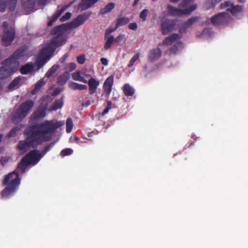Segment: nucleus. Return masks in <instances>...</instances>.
Returning <instances> with one entry per match:
<instances>
[{"label":"nucleus","mask_w":248,"mask_h":248,"mask_svg":"<svg viewBox=\"0 0 248 248\" xmlns=\"http://www.w3.org/2000/svg\"><path fill=\"white\" fill-rule=\"evenodd\" d=\"M64 121H45L38 124L33 125L25 131L27 135L25 140L18 143V148L21 154L25 153L30 146L35 147L44 142L51 140L52 134L55 131L62 126Z\"/></svg>","instance_id":"nucleus-1"},{"label":"nucleus","mask_w":248,"mask_h":248,"mask_svg":"<svg viewBox=\"0 0 248 248\" xmlns=\"http://www.w3.org/2000/svg\"><path fill=\"white\" fill-rule=\"evenodd\" d=\"M24 52L22 49H17L8 58L1 62L0 66V85L3 81L16 73L20 66L18 60L22 57Z\"/></svg>","instance_id":"nucleus-2"},{"label":"nucleus","mask_w":248,"mask_h":248,"mask_svg":"<svg viewBox=\"0 0 248 248\" xmlns=\"http://www.w3.org/2000/svg\"><path fill=\"white\" fill-rule=\"evenodd\" d=\"M18 171H12L6 175L2 181V185L5 187L1 192L2 198H7L15 193L21 182Z\"/></svg>","instance_id":"nucleus-3"},{"label":"nucleus","mask_w":248,"mask_h":248,"mask_svg":"<svg viewBox=\"0 0 248 248\" xmlns=\"http://www.w3.org/2000/svg\"><path fill=\"white\" fill-rule=\"evenodd\" d=\"M43 156V155L39 151L32 150L22 158L17 169L19 170H25L29 165L36 164Z\"/></svg>","instance_id":"nucleus-4"},{"label":"nucleus","mask_w":248,"mask_h":248,"mask_svg":"<svg viewBox=\"0 0 248 248\" xmlns=\"http://www.w3.org/2000/svg\"><path fill=\"white\" fill-rule=\"evenodd\" d=\"M33 106L34 102L31 100H28L23 103L14 113L13 121L16 123L21 122L28 115Z\"/></svg>","instance_id":"nucleus-5"},{"label":"nucleus","mask_w":248,"mask_h":248,"mask_svg":"<svg viewBox=\"0 0 248 248\" xmlns=\"http://www.w3.org/2000/svg\"><path fill=\"white\" fill-rule=\"evenodd\" d=\"M67 30L65 28V26L62 25L55 27L52 33L55 35L50 40L47 46H51L56 49V47L63 45L66 41V38L63 35Z\"/></svg>","instance_id":"nucleus-6"},{"label":"nucleus","mask_w":248,"mask_h":248,"mask_svg":"<svg viewBox=\"0 0 248 248\" xmlns=\"http://www.w3.org/2000/svg\"><path fill=\"white\" fill-rule=\"evenodd\" d=\"M3 33L2 35V45L9 46L14 41L15 37V29L11 26H9L7 22L2 23Z\"/></svg>","instance_id":"nucleus-7"},{"label":"nucleus","mask_w":248,"mask_h":248,"mask_svg":"<svg viewBox=\"0 0 248 248\" xmlns=\"http://www.w3.org/2000/svg\"><path fill=\"white\" fill-rule=\"evenodd\" d=\"M180 39V36L176 33H173L169 36L163 42V45H170L175 43L171 48L170 52L175 54L180 51L183 48V46L181 42H177Z\"/></svg>","instance_id":"nucleus-8"},{"label":"nucleus","mask_w":248,"mask_h":248,"mask_svg":"<svg viewBox=\"0 0 248 248\" xmlns=\"http://www.w3.org/2000/svg\"><path fill=\"white\" fill-rule=\"evenodd\" d=\"M55 51V48L50 46H46L42 49L36 61V65L37 66V68L36 69V71L42 67L47 61L49 59Z\"/></svg>","instance_id":"nucleus-9"},{"label":"nucleus","mask_w":248,"mask_h":248,"mask_svg":"<svg viewBox=\"0 0 248 248\" xmlns=\"http://www.w3.org/2000/svg\"><path fill=\"white\" fill-rule=\"evenodd\" d=\"M196 5H193L188 8L179 9L169 4L167 6V10L170 16H183L185 15H189L196 9Z\"/></svg>","instance_id":"nucleus-10"},{"label":"nucleus","mask_w":248,"mask_h":248,"mask_svg":"<svg viewBox=\"0 0 248 248\" xmlns=\"http://www.w3.org/2000/svg\"><path fill=\"white\" fill-rule=\"evenodd\" d=\"M231 20V17L228 13L221 12L212 16L211 21L215 26L222 27L227 25Z\"/></svg>","instance_id":"nucleus-11"},{"label":"nucleus","mask_w":248,"mask_h":248,"mask_svg":"<svg viewBox=\"0 0 248 248\" xmlns=\"http://www.w3.org/2000/svg\"><path fill=\"white\" fill-rule=\"evenodd\" d=\"M161 31L163 35H167L177 29L176 20L171 19H164L160 24Z\"/></svg>","instance_id":"nucleus-12"},{"label":"nucleus","mask_w":248,"mask_h":248,"mask_svg":"<svg viewBox=\"0 0 248 248\" xmlns=\"http://www.w3.org/2000/svg\"><path fill=\"white\" fill-rule=\"evenodd\" d=\"M88 18L89 16L85 14L80 15L71 22L62 24V25L65 26V28L67 30L70 29L76 28L83 24Z\"/></svg>","instance_id":"nucleus-13"},{"label":"nucleus","mask_w":248,"mask_h":248,"mask_svg":"<svg viewBox=\"0 0 248 248\" xmlns=\"http://www.w3.org/2000/svg\"><path fill=\"white\" fill-rule=\"evenodd\" d=\"M113 84V77L110 76L106 79L103 87L104 93H105V95L107 97H108L110 94Z\"/></svg>","instance_id":"nucleus-14"},{"label":"nucleus","mask_w":248,"mask_h":248,"mask_svg":"<svg viewBox=\"0 0 248 248\" xmlns=\"http://www.w3.org/2000/svg\"><path fill=\"white\" fill-rule=\"evenodd\" d=\"M20 71L23 75L33 74L36 71L34 65L31 62H28L21 66Z\"/></svg>","instance_id":"nucleus-15"},{"label":"nucleus","mask_w":248,"mask_h":248,"mask_svg":"<svg viewBox=\"0 0 248 248\" xmlns=\"http://www.w3.org/2000/svg\"><path fill=\"white\" fill-rule=\"evenodd\" d=\"M89 85V90L90 94H93L97 90L98 86L100 84V82L93 78H91L87 82Z\"/></svg>","instance_id":"nucleus-16"},{"label":"nucleus","mask_w":248,"mask_h":248,"mask_svg":"<svg viewBox=\"0 0 248 248\" xmlns=\"http://www.w3.org/2000/svg\"><path fill=\"white\" fill-rule=\"evenodd\" d=\"M98 0H82L79 4V8L81 10H86L94 4H95Z\"/></svg>","instance_id":"nucleus-17"},{"label":"nucleus","mask_w":248,"mask_h":248,"mask_svg":"<svg viewBox=\"0 0 248 248\" xmlns=\"http://www.w3.org/2000/svg\"><path fill=\"white\" fill-rule=\"evenodd\" d=\"M24 10L27 12L31 11L35 6V0H22Z\"/></svg>","instance_id":"nucleus-18"},{"label":"nucleus","mask_w":248,"mask_h":248,"mask_svg":"<svg viewBox=\"0 0 248 248\" xmlns=\"http://www.w3.org/2000/svg\"><path fill=\"white\" fill-rule=\"evenodd\" d=\"M46 81L44 78H42L39 80L35 85L34 89L31 91V93L35 94L38 93L40 89L45 84Z\"/></svg>","instance_id":"nucleus-19"},{"label":"nucleus","mask_w":248,"mask_h":248,"mask_svg":"<svg viewBox=\"0 0 248 248\" xmlns=\"http://www.w3.org/2000/svg\"><path fill=\"white\" fill-rule=\"evenodd\" d=\"M123 90L124 94L127 96H132L135 93L134 89L128 84L124 85L123 86Z\"/></svg>","instance_id":"nucleus-20"},{"label":"nucleus","mask_w":248,"mask_h":248,"mask_svg":"<svg viewBox=\"0 0 248 248\" xmlns=\"http://www.w3.org/2000/svg\"><path fill=\"white\" fill-rule=\"evenodd\" d=\"M105 39L106 40V42H105L104 48L105 50H107L110 48L111 46L113 44L114 36L112 35H110L108 36L105 35Z\"/></svg>","instance_id":"nucleus-21"},{"label":"nucleus","mask_w":248,"mask_h":248,"mask_svg":"<svg viewBox=\"0 0 248 248\" xmlns=\"http://www.w3.org/2000/svg\"><path fill=\"white\" fill-rule=\"evenodd\" d=\"M115 7V4L113 2H110L108 3L104 8L101 9L100 13L101 15H105L108 12H110L114 9Z\"/></svg>","instance_id":"nucleus-22"},{"label":"nucleus","mask_w":248,"mask_h":248,"mask_svg":"<svg viewBox=\"0 0 248 248\" xmlns=\"http://www.w3.org/2000/svg\"><path fill=\"white\" fill-rule=\"evenodd\" d=\"M161 54V51L159 48H156L151 51L150 59L151 60H155L158 59Z\"/></svg>","instance_id":"nucleus-23"},{"label":"nucleus","mask_w":248,"mask_h":248,"mask_svg":"<svg viewBox=\"0 0 248 248\" xmlns=\"http://www.w3.org/2000/svg\"><path fill=\"white\" fill-rule=\"evenodd\" d=\"M46 113L45 111L42 110H39L33 112L31 116V119L34 120H38L40 118H44L45 116Z\"/></svg>","instance_id":"nucleus-24"},{"label":"nucleus","mask_w":248,"mask_h":248,"mask_svg":"<svg viewBox=\"0 0 248 248\" xmlns=\"http://www.w3.org/2000/svg\"><path fill=\"white\" fill-rule=\"evenodd\" d=\"M69 87L73 90H84L87 89V86L85 85L79 84L75 82L69 83Z\"/></svg>","instance_id":"nucleus-25"},{"label":"nucleus","mask_w":248,"mask_h":248,"mask_svg":"<svg viewBox=\"0 0 248 248\" xmlns=\"http://www.w3.org/2000/svg\"><path fill=\"white\" fill-rule=\"evenodd\" d=\"M63 104V98L62 97L59 100H56L53 104L51 107L52 110H57L61 108Z\"/></svg>","instance_id":"nucleus-26"},{"label":"nucleus","mask_w":248,"mask_h":248,"mask_svg":"<svg viewBox=\"0 0 248 248\" xmlns=\"http://www.w3.org/2000/svg\"><path fill=\"white\" fill-rule=\"evenodd\" d=\"M21 79L22 78L21 77L15 78L9 85L8 88L10 90H13L18 87Z\"/></svg>","instance_id":"nucleus-27"},{"label":"nucleus","mask_w":248,"mask_h":248,"mask_svg":"<svg viewBox=\"0 0 248 248\" xmlns=\"http://www.w3.org/2000/svg\"><path fill=\"white\" fill-rule=\"evenodd\" d=\"M70 77L69 74L68 72H65L62 75L60 76L58 78V82L61 84H64L66 83L67 80L69 79Z\"/></svg>","instance_id":"nucleus-28"},{"label":"nucleus","mask_w":248,"mask_h":248,"mask_svg":"<svg viewBox=\"0 0 248 248\" xmlns=\"http://www.w3.org/2000/svg\"><path fill=\"white\" fill-rule=\"evenodd\" d=\"M72 78L74 80H78L86 83L87 81L83 77H81L79 72H76L72 74Z\"/></svg>","instance_id":"nucleus-29"},{"label":"nucleus","mask_w":248,"mask_h":248,"mask_svg":"<svg viewBox=\"0 0 248 248\" xmlns=\"http://www.w3.org/2000/svg\"><path fill=\"white\" fill-rule=\"evenodd\" d=\"M129 22V19L125 17L119 18L117 20L116 28L123 26L127 24Z\"/></svg>","instance_id":"nucleus-30"},{"label":"nucleus","mask_w":248,"mask_h":248,"mask_svg":"<svg viewBox=\"0 0 248 248\" xmlns=\"http://www.w3.org/2000/svg\"><path fill=\"white\" fill-rule=\"evenodd\" d=\"M242 10L243 7L242 6L232 5L231 7V8L230 9V11L232 14L234 15L237 13L241 12Z\"/></svg>","instance_id":"nucleus-31"},{"label":"nucleus","mask_w":248,"mask_h":248,"mask_svg":"<svg viewBox=\"0 0 248 248\" xmlns=\"http://www.w3.org/2000/svg\"><path fill=\"white\" fill-rule=\"evenodd\" d=\"M59 68V66L58 65H53L51 68L49 69L47 72L46 74V77L49 78L50 77L52 76L58 70Z\"/></svg>","instance_id":"nucleus-32"},{"label":"nucleus","mask_w":248,"mask_h":248,"mask_svg":"<svg viewBox=\"0 0 248 248\" xmlns=\"http://www.w3.org/2000/svg\"><path fill=\"white\" fill-rule=\"evenodd\" d=\"M191 26L188 21L187 20L184 22L180 27L179 32L181 33H183L186 32V30Z\"/></svg>","instance_id":"nucleus-33"},{"label":"nucleus","mask_w":248,"mask_h":248,"mask_svg":"<svg viewBox=\"0 0 248 248\" xmlns=\"http://www.w3.org/2000/svg\"><path fill=\"white\" fill-rule=\"evenodd\" d=\"M76 68V64L74 62L69 63L65 67V70L66 72H68V73L74 70H75Z\"/></svg>","instance_id":"nucleus-34"},{"label":"nucleus","mask_w":248,"mask_h":248,"mask_svg":"<svg viewBox=\"0 0 248 248\" xmlns=\"http://www.w3.org/2000/svg\"><path fill=\"white\" fill-rule=\"evenodd\" d=\"M73 126V121L71 118H68L66 123V132L70 133Z\"/></svg>","instance_id":"nucleus-35"},{"label":"nucleus","mask_w":248,"mask_h":248,"mask_svg":"<svg viewBox=\"0 0 248 248\" xmlns=\"http://www.w3.org/2000/svg\"><path fill=\"white\" fill-rule=\"evenodd\" d=\"M6 6L10 7L9 2L8 1L6 2L5 0H0V11L3 12Z\"/></svg>","instance_id":"nucleus-36"},{"label":"nucleus","mask_w":248,"mask_h":248,"mask_svg":"<svg viewBox=\"0 0 248 248\" xmlns=\"http://www.w3.org/2000/svg\"><path fill=\"white\" fill-rule=\"evenodd\" d=\"M200 18H201V17L199 16H192V17H190V18H189L187 20V21H188L189 23L190 24V25L191 26L192 25H193L195 23L198 22L200 20Z\"/></svg>","instance_id":"nucleus-37"},{"label":"nucleus","mask_w":248,"mask_h":248,"mask_svg":"<svg viewBox=\"0 0 248 248\" xmlns=\"http://www.w3.org/2000/svg\"><path fill=\"white\" fill-rule=\"evenodd\" d=\"M19 130V128L17 127L13 128L9 133L8 136L9 138L14 137L16 135V132Z\"/></svg>","instance_id":"nucleus-38"},{"label":"nucleus","mask_w":248,"mask_h":248,"mask_svg":"<svg viewBox=\"0 0 248 248\" xmlns=\"http://www.w3.org/2000/svg\"><path fill=\"white\" fill-rule=\"evenodd\" d=\"M72 150L70 148H66L65 149L62 150L61 151V155L63 156L70 155L72 153Z\"/></svg>","instance_id":"nucleus-39"},{"label":"nucleus","mask_w":248,"mask_h":248,"mask_svg":"<svg viewBox=\"0 0 248 248\" xmlns=\"http://www.w3.org/2000/svg\"><path fill=\"white\" fill-rule=\"evenodd\" d=\"M140 57V53H138L136 55L133 56V57L130 60L128 64L129 67H131L134 63V62L139 59Z\"/></svg>","instance_id":"nucleus-40"},{"label":"nucleus","mask_w":248,"mask_h":248,"mask_svg":"<svg viewBox=\"0 0 248 248\" xmlns=\"http://www.w3.org/2000/svg\"><path fill=\"white\" fill-rule=\"evenodd\" d=\"M148 12V10L146 9H144L140 13V18H141L142 19V20H143V21L146 20Z\"/></svg>","instance_id":"nucleus-41"},{"label":"nucleus","mask_w":248,"mask_h":248,"mask_svg":"<svg viewBox=\"0 0 248 248\" xmlns=\"http://www.w3.org/2000/svg\"><path fill=\"white\" fill-rule=\"evenodd\" d=\"M62 14V12H59L56 14V16L53 17V19L49 21L47 23L48 26H51L53 24V23Z\"/></svg>","instance_id":"nucleus-42"},{"label":"nucleus","mask_w":248,"mask_h":248,"mask_svg":"<svg viewBox=\"0 0 248 248\" xmlns=\"http://www.w3.org/2000/svg\"><path fill=\"white\" fill-rule=\"evenodd\" d=\"M8 1L9 2V9L11 10H14L17 2V0H8Z\"/></svg>","instance_id":"nucleus-43"},{"label":"nucleus","mask_w":248,"mask_h":248,"mask_svg":"<svg viewBox=\"0 0 248 248\" xmlns=\"http://www.w3.org/2000/svg\"><path fill=\"white\" fill-rule=\"evenodd\" d=\"M72 16V14L70 12H67L65 14V15L64 16H63L61 18V20L62 21V22H63V21H65L68 19H69L71 16Z\"/></svg>","instance_id":"nucleus-44"},{"label":"nucleus","mask_w":248,"mask_h":248,"mask_svg":"<svg viewBox=\"0 0 248 248\" xmlns=\"http://www.w3.org/2000/svg\"><path fill=\"white\" fill-rule=\"evenodd\" d=\"M217 3H214L213 0H211V2H207L205 4V8L206 9H209L210 8H213Z\"/></svg>","instance_id":"nucleus-45"},{"label":"nucleus","mask_w":248,"mask_h":248,"mask_svg":"<svg viewBox=\"0 0 248 248\" xmlns=\"http://www.w3.org/2000/svg\"><path fill=\"white\" fill-rule=\"evenodd\" d=\"M125 35L124 34H120L116 38H114V42L119 43L124 38Z\"/></svg>","instance_id":"nucleus-46"},{"label":"nucleus","mask_w":248,"mask_h":248,"mask_svg":"<svg viewBox=\"0 0 248 248\" xmlns=\"http://www.w3.org/2000/svg\"><path fill=\"white\" fill-rule=\"evenodd\" d=\"M77 61L80 64H83L85 61L84 55H80L77 57Z\"/></svg>","instance_id":"nucleus-47"},{"label":"nucleus","mask_w":248,"mask_h":248,"mask_svg":"<svg viewBox=\"0 0 248 248\" xmlns=\"http://www.w3.org/2000/svg\"><path fill=\"white\" fill-rule=\"evenodd\" d=\"M118 28H116V26L114 29H111L110 28L107 29L105 32V35L108 36L109 34H110L111 32L115 31Z\"/></svg>","instance_id":"nucleus-48"},{"label":"nucleus","mask_w":248,"mask_h":248,"mask_svg":"<svg viewBox=\"0 0 248 248\" xmlns=\"http://www.w3.org/2000/svg\"><path fill=\"white\" fill-rule=\"evenodd\" d=\"M128 27L131 30H136L137 29V25L136 23H130Z\"/></svg>","instance_id":"nucleus-49"},{"label":"nucleus","mask_w":248,"mask_h":248,"mask_svg":"<svg viewBox=\"0 0 248 248\" xmlns=\"http://www.w3.org/2000/svg\"><path fill=\"white\" fill-rule=\"evenodd\" d=\"M211 33V30L210 29H205L202 31V35H206L207 34L210 35Z\"/></svg>","instance_id":"nucleus-50"},{"label":"nucleus","mask_w":248,"mask_h":248,"mask_svg":"<svg viewBox=\"0 0 248 248\" xmlns=\"http://www.w3.org/2000/svg\"><path fill=\"white\" fill-rule=\"evenodd\" d=\"M230 5V2L229 1H226L224 3H222L220 4V7L221 9H224L226 7H228Z\"/></svg>","instance_id":"nucleus-51"},{"label":"nucleus","mask_w":248,"mask_h":248,"mask_svg":"<svg viewBox=\"0 0 248 248\" xmlns=\"http://www.w3.org/2000/svg\"><path fill=\"white\" fill-rule=\"evenodd\" d=\"M100 61L102 62V63L104 65H107L108 63V61L107 59L105 58H101Z\"/></svg>","instance_id":"nucleus-52"},{"label":"nucleus","mask_w":248,"mask_h":248,"mask_svg":"<svg viewBox=\"0 0 248 248\" xmlns=\"http://www.w3.org/2000/svg\"><path fill=\"white\" fill-rule=\"evenodd\" d=\"M194 0H184L183 2L181 4L182 6H185L190 2L193 1Z\"/></svg>","instance_id":"nucleus-53"},{"label":"nucleus","mask_w":248,"mask_h":248,"mask_svg":"<svg viewBox=\"0 0 248 248\" xmlns=\"http://www.w3.org/2000/svg\"><path fill=\"white\" fill-rule=\"evenodd\" d=\"M47 0H37V3L39 5H43L46 3Z\"/></svg>","instance_id":"nucleus-54"},{"label":"nucleus","mask_w":248,"mask_h":248,"mask_svg":"<svg viewBox=\"0 0 248 248\" xmlns=\"http://www.w3.org/2000/svg\"><path fill=\"white\" fill-rule=\"evenodd\" d=\"M53 145H54L53 143H51L49 145L46 146L45 149V153H44V154H46L48 151H49L50 149V148H51V147Z\"/></svg>","instance_id":"nucleus-55"},{"label":"nucleus","mask_w":248,"mask_h":248,"mask_svg":"<svg viewBox=\"0 0 248 248\" xmlns=\"http://www.w3.org/2000/svg\"><path fill=\"white\" fill-rule=\"evenodd\" d=\"M110 109V108H108V107H107V108H106L103 110V112H102V115H105L106 113H107L108 112V111H109V110Z\"/></svg>","instance_id":"nucleus-56"},{"label":"nucleus","mask_w":248,"mask_h":248,"mask_svg":"<svg viewBox=\"0 0 248 248\" xmlns=\"http://www.w3.org/2000/svg\"><path fill=\"white\" fill-rule=\"evenodd\" d=\"M90 104H91V102H90V101L89 100H88V101L86 102L85 104H83L82 106H85V107H87L89 106Z\"/></svg>","instance_id":"nucleus-57"},{"label":"nucleus","mask_w":248,"mask_h":248,"mask_svg":"<svg viewBox=\"0 0 248 248\" xmlns=\"http://www.w3.org/2000/svg\"><path fill=\"white\" fill-rule=\"evenodd\" d=\"M139 1V0H134V3L133 4V6H136L138 4Z\"/></svg>","instance_id":"nucleus-58"},{"label":"nucleus","mask_w":248,"mask_h":248,"mask_svg":"<svg viewBox=\"0 0 248 248\" xmlns=\"http://www.w3.org/2000/svg\"><path fill=\"white\" fill-rule=\"evenodd\" d=\"M111 102L110 101H108L107 102V107L108 108H111Z\"/></svg>","instance_id":"nucleus-59"},{"label":"nucleus","mask_w":248,"mask_h":248,"mask_svg":"<svg viewBox=\"0 0 248 248\" xmlns=\"http://www.w3.org/2000/svg\"><path fill=\"white\" fill-rule=\"evenodd\" d=\"M170 2L172 3H177L180 0H169Z\"/></svg>","instance_id":"nucleus-60"},{"label":"nucleus","mask_w":248,"mask_h":248,"mask_svg":"<svg viewBox=\"0 0 248 248\" xmlns=\"http://www.w3.org/2000/svg\"><path fill=\"white\" fill-rule=\"evenodd\" d=\"M214 3H217L219 2L221 0H213Z\"/></svg>","instance_id":"nucleus-61"},{"label":"nucleus","mask_w":248,"mask_h":248,"mask_svg":"<svg viewBox=\"0 0 248 248\" xmlns=\"http://www.w3.org/2000/svg\"><path fill=\"white\" fill-rule=\"evenodd\" d=\"M59 92H60V91H58L57 92V90H55V91L54 92V93L55 94H57V93H58Z\"/></svg>","instance_id":"nucleus-62"},{"label":"nucleus","mask_w":248,"mask_h":248,"mask_svg":"<svg viewBox=\"0 0 248 248\" xmlns=\"http://www.w3.org/2000/svg\"><path fill=\"white\" fill-rule=\"evenodd\" d=\"M3 89V85H0V92Z\"/></svg>","instance_id":"nucleus-63"},{"label":"nucleus","mask_w":248,"mask_h":248,"mask_svg":"<svg viewBox=\"0 0 248 248\" xmlns=\"http://www.w3.org/2000/svg\"><path fill=\"white\" fill-rule=\"evenodd\" d=\"M64 60H65V59H64L62 60V62H64Z\"/></svg>","instance_id":"nucleus-64"}]
</instances>
